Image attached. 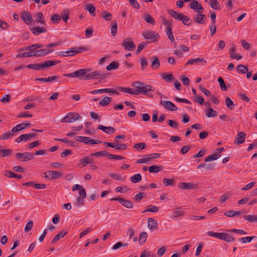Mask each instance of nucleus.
<instances>
[{
	"instance_id": "1",
	"label": "nucleus",
	"mask_w": 257,
	"mask_h": 257,
	"mask_svg": "<svg viewBox=\"0 0 257 257\" xmlns=\"http://www.w3.org/2000/svg\"><path fill=\"white\" fill-rule=\"evenodd\" d=\"M89 69H80L72 73L63 74V77H75L80 80H88V73L90 71Z\"/></svg>"
},
{
	"instance_id": "2",
	"label": "nucleus",
	"mask_w": 257,
	"mask_h": 257,
	"mask_svg": "<svg viewBox=\"0 0 257 257\" xmlns=\"http://www.w3.org/2000/svg\"><path fill=\"white\" fill-rule=\"evenodd\" d=\"M134 86L136 88V90L137 92V93H136V95L142 94L150 96L148 92L154 91V89H153L151 85H147L140 81L135 82L134 83Z\"/></svg>"
},
{
	"instance_id": "3",
	"label": "nucleus",
	"mask_w": 257,
	"mask_h": 257,
	"mask_svg": "<svg viewBox=\"0 0 257 257\" xmlns=\"http://www.w3.org/2000/svg\"><path fill=\"white\" fill-rule=\"evenodd\" d=\"M16 158L21 162H27L34 159V155L30 152L18 153L15 154Z\"/></svg>"
},
{
	"instance_id": "4",
	"label": "nucleus",
	"mask_w": 257,
	"mask_h": 257,
	"mask_svg": "<svg viewBox=\"0 0 257 257\" xmlns=\"http://www.w3.org/2000/svg\"><path fill=\"white\" fill-rule=\"evenodd\" d=\"M108 76L107 73H105L100 70H96L88 73V80L97 79L99 78L102 80L106 78Z\"/></svg>"
},
{
	"instance_id": "5",
	"label": "nucleus",
	"mask_w": 257,
	"mask_h": 257,
	"mask_svg": "<svg viewBox=\"0 0 257 257\" xmlns=\"http://www.w3.org/2000/svg\"><path fill=\"white\" fill-rule=\"evenodd\" d=\"M53 52V49H36L33 51V57H44Z\"/></svg>"
},
{
	"instance_id": "6",
	"label": "nucleus",
	"mask_w": 257,
	"mask_h": 257,
	"mask_svg": "<svg viewBox=\"0 0 257 257\" xmlns=\"http://www.w3.org/2000/svg\"><path fill=\"white\" fill-rule=\"evenodd\" d=\"M143 36L145 39L151 40V42L157 41L160 38L158 33L155 31H145L143 33Z\"/></svg>"
},
{
	"instance_id": "7",
	"label": "nucleus",
	"mask_w": 257,
	"mask_h": 257,
	"mask_svg": "<svg viewBox=\"0 0 257 257\" xmlns=\"http://www.w3.org/2000/svg\"><path fill=\"white\" fill-rule=\"evenodd\" d=\"M121 45L127 51H132L136 48V46L131 38L124 39Z\"/></svg>"
},
{
	"instance_id": "8",
	"label": "nucleus",
	"mask_w": 257,
	"mask_h": 257,
	"mask_svg": "<svg viewBox=\"0 0 257 257\" xmlns=\"http://www.w3.org/2000/svg\"><path fill=\"white\" fill-rule=\"evenodd\" d=\"M178 187L183 190H196L199 188L198 185L192 182H181L180 183Z\"/></svg>"
},
{
	"instance_id": "9",
	"label": "nucleus",
	"mask_w": 257,
	"mask_h": 257,
	"mask_svg": "<svg viewBox=\"0 0 257 257\" xmlns=\"http://www.w3.org/2000/svg\"><path fill=\"white\" fill-rule=\"evenodd\" d=\"M80 118V116L78 113L70 112L68 113L63 117L61 121L62 122H72Z\"/></svg>"
},
{
	"instance_id": "10",
	"label": "nucleus",
	"mask_w": 257,
	"mask_h": 257,
	"mask_svg": "<svg viewBox=\"0 0 257 257\" xmlns=\"http://www.w3.org/2000/svg\"><path fill=\"white\" fill-rule=\"evenodd\" d=\"M45 177L50 180L57 179L62 176V173L56 171H48L44 173Z\"/></svg>"
},
{
	"instance_id": "11",
	"label": "nucleus",
	"mask_w": 257,
	"mask_h": 257,
	"mask_svg": "<svg viewBox=\"0 0 257 257\" xmlns=\"http://www.w3.org/2000/svg\"><path fill=\"white\" fill-rule=\"evenodd\" d=\"M110 201H117L124 207L131 209L133 207V202L128 200H125L120 197H115L110 199Z\"/></svg>"
},
{
	"instance_id": "12",
	"label": "nucleus",
	"mask_w": 257,
	"mask_h": 257,
	"mask_svg": "<svg viewBox=\"0 0 257 257\" xmlns=\"http://www.w3.org/2000/svg\"><path fill=\"white\" fill-rule=\"evenodd\" d=\"M246 134L245 132H238L236 137L235 138L234 143L235 145H241L245 141Z\"/></svg>"
},
{
	"instance_id": "13",
	"label": "nucleus",
	"mask_w": 257,
	"mask_h": 257,
	"mask_svg": "<svg viewBox=\"0 0 257 257\" xmlns=\"http://www.w3.org/2000/svg\"><path fill=\"white\" fill-rule=\"evenodd\" d=\"M160 103L167 110L171 111L177 110V107L171 101L167 100L161 101Z\"/></svg>"
},
{
	"instance_id": "14",
	"label": "nucleus",
	"mask_w": 257,
	"mask_h": 257,
	"mask_svg": "<svg viewBox=\"0 0 257 257\" xmlns=\"http://www.w3.org/2000/svg\"><path fill=\"white\" fill-rule=\"evenodd\" d=\"M21 18L27 25L30 24L33 21L31 15L29 12L26 11L22 13Z\"/></svg>"
},
{
	"instance_id": "15",
	"label": "nucleus",
	"mask_w": 257,
	"mask_h": 257,
	"mask_svg": "<svg viewBox=\"0 0 257 257\" xmlns=\"http://www.w3.org/2000/svg\"><path fill=\"white\" fill-rule=\"evenodd\" d=\"M193 20L196 23L204 24L207 20V17L204 14H196L194 16Z\"/></svg>"
},
{
	"instance_id": "16",
	"label": "nucleus",
	"mask_w": 257,
	"mask_h": 257,
	"mask_svg": "<svg viewBox=\"0 0 257 257\" xmlns=\"http://www.w3.org/2000/svg\"><path fill=\"white\" fill-rule=\"evenodd\" d=\"M148 227L151 231L155 230L158 228V223L154 218H149L148 219Z\"/></svg>"
},
{
	"instance_id": "17",
	"label": "nucleus",
	"mask_w": 257,
	"mask_h": 257,
	"mask_svg": "<svg viewBox=\"0 0 257 257\" xmlns=\"http://www.w3.org/2000/svg\"><path fill=\"white\" fill-rule=\"evenodd\" d=\"M30 30L32 32V33L35 35L38 36L40 33H45L47 32V29L44 27H35L30 28Z\"/></svg>"
},
{
	"instance_id": "18",
	"label": "nucleus",
	"mask_w": 257,
	"mask_h": 257,
	"mask_svg": "<svg viewBox=\"0 0 257 257\" xmlns=\"http://www.w3.org/2000/svg\"><path fill=\"white\" fill-rule=\"evenodd\" d=\"M97 129L100 130L107 134H113L115 132V129L113 127L104 126L101 124L98 126Z\"/></svg>"
},
{
	"instance_id": "19",
	"label": "nucleus",
	"mask_w": 257,
	"mask_h": 257,
	"mask_svg": "<svg viewBox=\"0 0 257 257\" xmlns=\"http://www.w3.org/2000/svg\"><path fill=\"white\" fill-rule=\"evenodd\" d=\"M26 67L33 69L35 70H41L42 69L44 68V64L43 63H34V64H30L26 66Z\"/></svg>"
},
{
	"instance_id": "20",
	"label": "nucleus",
	"mask_w": 257,
	"mask_h": 257,
	"mask_svg": "<svg viewBox=\"0 0 257 257\" xmlns=\"http://www.w3.org/2000/svg\"><path fill=\"white\" fill-rule=\"evenodd\" d=\"M117 89L121 92L127 93L135 95H136V93H137L135 89H132L131 88L124 87L121 86L118 87Z\"/></svg>"
},
{
	"instance_id": "21",
	"label": "nucleus",
	"mask_w": 257,
	"mask_h": 257,
	"mask_svg": "<svg viewBox=\"0 0 257 257\" xmlns=\"http://www.w3.org/2000/svg\"><path fill=\"white\" fill-rule=\"evenodd\" d=\"M85 10L91 14L92 16L95 17L96 14L95 13V7L91 4H86L85 5Z\"/></svg>"
},
{
	"instance_id": "22",
	"label": "nucleus",
	"mask_w": 257,
	"mask_h": 257,
	"mask_svg": "<svg viewBox=\"0 0 257 257\" xmlns=\"http://www.w3.org/2000/svg\"><path fill=\"white\" fill-rule=\"evenodd\" d=\"M67 233V231L62 230L56 234L51 241V243H54L60 239L63 238Z\"/></svg>"
},
{
	"instance_id": "23",
	"label": "nucleus",
	"mask_w": 257,
	"mask_h": 257,
	"mask_svg": "<svg viewBox=\"0 0 257 257\" xmlns=\"http://www.w3.org/2000/svg\"><path fill=\"white\" fill-rule=\"evenodd\" d=\"M43 47H44L43 45L35 44V45H31L30 46H27V47H24V48H22L21 49H20V51L29 50L30 51H34L37 49L42 48Z\"/></svg>"
},
{
	"instance_id": "24",
	"label": "nucleus",
	"mask_w": 257,
	"mask_h": 257,
	"mask_svg": "<svg viewBox=\"0 0 257 257\" xmlns=\"http://www.w3.org/2000/svg\"><path fill=\"white\" fill-rule=\"evenodd\" d=\"M166 33L171 43L175 42V39L172 32V27H167L165 30Z\"/></svg>"
},
{
	"instance_id": "25",
	"label": "nucleus",
	"mask_w": 257,
	"mask_h": 257,
	"mask_svg": "<svg viewBox=\"0 0 257 257\" xmlns=\"http://www.w3.org/2000/svg\"><path fill=\"white\" fill-rule=\"evenodd\" d=\"M5 176L9 178H15L19 180L22 178L21 175H18L12 171L7 170L5 172Z\"/></svg>"
},
{
	"instance_id": "26",
	"label": "nucleus",
	"mask_w": 257,
	"mask_h": 257,
	"mask_svg": "<svg viewBox=\"0 0 257 257\" xmlns=\"http://www.w3.org/2000/svg\"><path fill=\"white\" fill-rule=\"evenodd\" d=\"M203 62H204L205 63H206V60H205L204 59V58H195V59H189L187 61V62L186 64V65H193L194 64H198L199 63H202Z\"/></svg>"
},
{
	"instance_id": "27",
	"label": "nucleus",
	"mask_w": 257,
	"mask_h": 257,
	"mask_svg": "<svg viewBox=\"0 0 257 257\" xmlns=\"http://www.w3.org/2000/svg\"><path fill=\"white\" fill-rule=\"evenodd\" d=\"M221 240H224L227 242H232L234 241L235 238L231 234L226 232H223Z\"/></svg>"
},
{
	"instance_id": "28",
	"label": "nucleus",
	"mask_w": 257,
	"mask_h": 257,
	"mask_svg": "<svg viewBox=\"0 0 257 257\" xmlns=\"http://www.w3.org/2000/svg\"><path fill=\"white\" fill-rule=\"evenodd\" d=\"M147 237L148 234L146 232L143 231L140 233L139 240L140 245H142L145 244L146 241Z\"/></svg>"
},
{
	"instance_id": "29",
	"label": "nucleus",
	"mask_w": 257,
	"mask_h": 257,
	"mask_svg": "<svg viewBox=\"0 0 257 257\" xmlns=\"http://www.w3.org/2000/svg\"><path fill=\"white\" fill-rule=\"evenodd\" d=\"M167 12L169 14L172 15L173 17V18H175V19L178 20L181 19V17L183 14L175 12L171 9L168 10Z\"/></svg>"
},
{
	"instance_id": "30",
	"label": "nucleus",
	"mask_w": 257,
	"mask_h": 257,
	"mask_svg": "<svg viewBox=\"0 0 257 257\" xmlns=\"http://www.w3.org/2000/svg\"><path fill=\"white\" fill-rule=\"evenodd\" d=\"M163 167L161 166L152 165L148 168L150 173H158L162 171Z\"/></svg>"
},
{
	"instance_id": "31",
	"label": "nucleus",
	"mask_w": 257,
	"mask_h": 257,
	"mask_svg": "<svg viewBox=\"0 0 257 257\" xmlns=\"http://www.w3.org/2000/svg\"><path fill=\"white\" fill-rule=\"evenodd\" d=\"M100 17L105 19L106 21H110L111 20V14L106 11H103L100 14Z\"/></svg>"
},
{
	"instance_id": "32",
	"label": "nucleus",
	"mask_w": 257,
	"mask_h": 257,
	"mask_svg": "<svg viewBox=\"0 0 257 257\" xmlns=\"http://www.w3.org/2000/svg\"><path fill=\"white\" fill-rule=\"evenodd\" d=\"M144 20L152 25H154L155 24V19L149 14H144Z\"/></svg>"
},
{
	"instance_id": "33",
	"label": "nucleus",
	"mask_w": 257,
	"mask_h": 257,
	"mask_svg": "<svg viewBox=\"0 0 257 257\" xmlns=\"http://www.w3.org/2000/svg\"><path fill=\"white\" fill-rule=\"evenodd\" d=\"M142 180V176L140 174H136L130 178V181L133 183H137Z\"/></svg>"
},
{
	"instance_id": "34",
	"label": "nucleus",
	"mask_w": 257,
	"mask_h": 257,
	"mask_svg": "<svg viewBox=\"0 0 257 257\" xmlns=\"http://www.w3.org/2000/svg\"><path fill=\"white\" fill-rule=\"evenodd\" d=\"M117 30V23L116 21H113L111 22V34L112 36L114 37L116 35Z\"/></svg>"
},
{
	"instance_id": "35",
	"label": "nucleus",
	"mask_w": 257,
	"mask_h": 257,
	"mask_svg": "<svg viewBox=\"0 0 257 257\" xmlns=\"http://www.w3.org/2000/svg\"><path fill=\"white\" fill-rule=\"evenodd\" d=\"M111 100L112 98L108 96H105L100 101L99 104L102 106H105L108 105L111 102Z\"/></svg>"
},
{
	"instance_id": "36",
	"label": "nucleus",
	"mask_w": 257,
	"mask_h": 257,
	"mask_svg": "<svg viewBox=\"0 0 257 257\" xmlns=\"http://www.w3.org/2000/svg\"><path fill=\"white\" fill-rule=\"evenodd\" d=\"M36 22L37 23H40L41 24H43L44 25H46L45 18L42 12H39L37 14V19L36 20Z\"/></svg>"
},
{
	"instance_id": "37",
	"label": "nucleus",
	"mask_w": 257,
	"mask_h": 257,
	"mask_svg": "<svg viewBox=\"0 0 257 257\" xmlns=\"http://www.w3.org/2000/svg\"><path fill=\"white\" fill-rule=\"evenodd\" d=\"M220 156V154H218V153H214V154L209 155V156L207 157L204 161L206 162L214 161L218 159Z\"/></svg>"
},
{
	"instance_id": "38",
	"label": "nucleus",
	"mask_w": 257,
	"mask_h": 257,
	"mask_svg": "<svg viewBox=\"0 0 257 257\" xmlns=\"http://www.w3.org/2000/svg\"><path fill=\"white\" fill-rule=\"evenodd\" d=\"M207 234L210 236L219 239L221 240V239L222 238L223 232L222 233L214 232L213 231H209L207 232Z\"/></svg>"
},
{
	"instance_id": "39",
	"label": "nucleus",
	"mask_w": 257,
	"mask_h": 257,
	"mask_svg": "<svg viewBox=\"0 0 257 257\" xmlns=\"http://www.w3.org/2000/svg\"><path fill=\"white\" fill-rule=\"evenodd\" d=\"M85 139H86L84 141V143L86 144L92 145V144H98L101 143V141L93 140L89 137H86Z\"/></svg>"
},
{
	"instance_id": "40",
	"label": "nucleus",
	"mask_w": 257,
	"mask_h": 257,
	"mask_svg": "<svg viewBox=\"0 0 257 257\" xmlns=\"http://www.w3.org/2000/svg\"><path fill=\"white\" fill-rule=\"evenodd\" d=\"M206 115L208 117H215L217 115V112L212 108L210 107L207 109Z\"/></svg>"
},
{
	"instance_id": "41",
	"label": "nucleus",
	"mask_w": 257,
	"mask_h": 257,
	"mask_svg": "<svg viewBox=\"0 0 257 257\" xmlns=\"http://www.w3.org/2000/svg\"><path fill=\"white\" fill-rule=\"evenodd\" d=\"M256 238L255 236L243 237L239 238L238 241L242 243H246V242H250L253 239Z\"/></svg>"
},
{
	"instance_id": "42",
	"label": "nucleus",
	"mask_w": 257,
	"mask_h": 257,
	"mask_svg": "<svg viewBox=\"0 0 257 257\" xmlns=\"http://www.w3.org/2000/svg\"><path fill=\"white\" fill-rule=\"evenodd\" d=\"M119 67V63L118 62L113 61L110 63L106 68L107 71H110L113 69H116Z\"/></svg>"
},
{
	"instance_id": "43",
	"label": "nucleus",
	"mask_w": 257,
	"mask_h": 257,
	"mask_svg": "<svg viewBox=\"0 0 257 257\" xmlns=\"http://www.w3.org/2000/svg\"><path fill=\"white\" fill-rule=\"evenodd\" d=\"M209 4L211 8L214 10L220 9V4L217 0H209Z\"/></svg>"
},
{
	"instance_id": "44",
	"label": "nucleus",
	"mask_w": 257,
	"mask_h": 257,
	"mask_svg": "<svg viewBox=\"0 0 257 257\" xmlns=\"http://www.w3.org/2000/svg\"><path fill=\"white\" fill-rule=\"evenodd\" d=\"M12 154V150L10 149L0 150V156L5 157L10 156Z\"/></svg>"
},
{
	"instance_id": "45",
	"label": "nucleus",
	"mask_w": 257,
	"mask_h": 257,
	"mask_svg": "<svg viewBox=\"0 0 257 257\" xmlns=\"http://www.w3.org/2000/svg\"><path fill=\"white\" fill-rule=\"evenodd\" d=\"M60 63L59 61L48 60L43 63L44 68L50 67Z\"/></svg>"
},
{
	"instance_id": "46",
	"label": "nucleus",
	"mask_w": 257,
	"mask_h": 257,
	"mask_svg": "<svg viewBox=\"0 0 257 257\" xmlns=\"http://www.w3.org/2000/svg\"><path fill=\"white\" fill-rule=\"evenodd\" d=\"M243 218L248 222H257V216L254 215H244Z\"/></svg>"
},
{
	"instance_id": "47",
	"label": "nucleus",
	"mask_w": 257,
	"mask_h": 257,
	"mask_svg": "<svg viewBox=\"0 0 257 257\" xmlns=\"http://www.w3.org/2000/svg\"><path fill=\"white\" fill-rule=\"evenodd\" d=\"M161 77L162 79L167 82H171L175 79L174 76L172 74H166L163 73L162 74Z\"/></svg>"
},
{
	"instance_id": "48",
	"label": "nucleus",
	"mask_w": 257,
	"mask_h": 257,
	"mask_svg": "<svg viewBox=\"0 0 257 257\" xmlns=\"http://www.w3.org/2000/svg\"><path fill=\"white\" fill-rule=\"evenodd\" d=\"M160 19L162 21V24L166 26V27L169 26L172 27L173 22L172 21H167L166 18L163 16H161Z\"/></svg>"
},
{
	"instance_id": "49",
	"label": "nucleus",
	"mask_w": 257,
	"mask_h": 257,
	"mask_svg": "<svg viewBox=\"0 0 257 257\" xmlns=\"http://www.w3.org/2000/svg\"><path fill=\"white\" fill-rule=\"evenodd\" d=\"M180 20L182 21V23L184 25L190 26L191 25V23H190V18L188 16L183 14L181 17V19Z\"/></svg>"
},
{
	"instance_id": "50",
	"label": "nucleus",
	"mask_w": 257,
	"mask_h": 257,
	"mask_svg": "<svg viewBox=\"0 0 257 257\" xmlns=\"http://www.w3.org/2000/svg\"><path fill=\"white\" fill-rule=\"evenodd\" d=\"M15 136V134H13L11 132L4 133L0 136V139L2 140H8Z\"/></svg>"
},
{
	"instance_id": "51",
	"label": "nucleus",
	"mask_w": 257,
	"mask_h": 257,
	"mask_svg": "<svg viewBox=\"0 0 257 257\" xmlns=\"http://www.w3.org/2000/svg\"><path fill=\"white\" fill-rule=\"evenodd\" d=\"M159 211V207L153 206L152 205H150L147 206V210H145L142 212V213H144L146 212H157Z\"/></svg>"
},
{
	"instance_id": "52",
	"label": "nucleus",
	"mask_w": 257,
	"mask_h": 257,
	"mask_svg": "<svg viewBox=\"0 0 257 257\" xmlns=\"http://www.w3.org/2000/svg\"><path fill=\"white\" fill-rule=\"evenodd\" d=\"M30 57H33V51L28 52H24V53H19L16 56L17 58Z\"/></svg>"
},
{
	"instance_id": "53",
	"label": "nucleus",
	"mask_w": 257,
	"mask_h": 257,
	"mask_svg": "<svg viewBox=\"0 0 257 257\" xmlns=\"http://www.w3.org/2000/svg\"><path fill=\"white\" fill-rule=\"evenodd\" d=\"M237 71L240 73L244 74L248 70V68L242 64H239L236 67Z\"/></svg>"
},
{
	"instance_id": "54",
	"label": "nucleus",
	"mask_w": 257,
	"mask_h": 257,
	"mask_svg": "<svg viewBox=\"0 0 257 257\" xmlns=\"http://www.w3.org/2000/svg\"><path fill=\"white\" fill-rule=\"evenodd\" d=\"M160 61L158 57L155 56L154 60L152 63L151 67L153 69H156L158 68L160 66Z\"/></svg>"
},
{
	"instance_id": "55",
	"label": "nucleus",
	"mask_w": 257,
	"mask_h": 257,
	"mask_svg": "<svg viewBox=\"0 0 257 257\" xmlns=\"http://www.w3.org/2000/svg\"><path fill=\"white\" fill-rule=\"evenodd\" d=\"M163 182L166 186H174L175 185V181L173 179L164 178L163 179Z\"/></svg>"
},
{
	"instance_id": "56",
	"label": "nucleus",
	"mask_w": 257,
	"mask_h": 257,
	"mask_svg": "<svg viewBox=\"0 0 257 257\" xmlns=\"http://www.w3.org/2000/svg\"><path fill=\"white\" fill-rule=\"evenodd\" d=\"M217 81L219 83L220 89L222 91H226L227 90V88L225 85V82H224L223 79L221 77H219L218 78Z\"/></svg>"
},
{
	"instance_id": "57",
	"label": "nucleus",
	"mask_w": 257,
	"mask_h": 257,
	"mask_svg": "<svg viewBox=\"0 0 257 257\" xmlns=\"http://www.w3.org/2000/svg\"><path fill=\"white\" fill-rule=\"evenodd\" d=\"M226 105L227 107L230 109L232 110L234 108V104L233 101L229 97H227L225 100Z\"/></svg>"
},
{
	"instance_id": "58",
	"label": "nucleus",
	"mask_w": 257,
	"mask_h": 257,
	"mask_svg": "<svg viewBox=\"0 0 257 257\" xmlns=\"http://www.w3.org/2000/svg\"><path fill=\"white\" fill-rule=\"evenodd\" d=\"M147 145L145 143H140L135 144L134 148L138 151H141L145 149Z\"/></svg>"
},
{
	"instance_id": "59",
	"label": "nucleus",
	"mask_w": 257,
	"mask_h": 257,
	"mask_svg": "<svg viewBox=\"0 0 257 257\" xmlns=\"http://www.w3.org/2000/svg\"><path fill=\"white\" fill-rule=\"evenodd\" d=\"M130 190V189L127 186H124L123 187L119 186V187H116L115 189V191L116 192H119V193H121L127 192V191H129Z\"/></svg>"
},
{
	"instance_id": "60",
	"label": "nucleus",
	"mask_w": 257,
	"mask_h": 257,
	"mask_svg": "<svg viewBox=\"0 0 257 257\" xmlns=\"http://www.w3.org/2000/svg\"><path fill=\"white\" fill-rule=\"evenodd\" d=\"M108 154H107V153L106 151H100V152H97L92 153L91 154V156L99 157L108 156Z\"/></svg>"
},
{
	"instance_id": "61",
	"label": "nucleus",
	"mask_w": 257,
	"mask_h": 257,
	"mask_svg": "<svg viewBox=\"0 0 257 257\" xmlns=\"http://www.w3.org/2000/svg\"><path fill=\"white\" fill-rule=\"evenodd\" d=\"M108 91L109 88H103L92 90L90 92V93L92 94H95L97 93H108Z\"/></svg>"
},
{
	"instance_id": "62",
	"label": "nucleus",
	"mask_w": 257,
	"mask_h": 257,
	"mask_svg": "<svg viewBox=\"0 0 257 257\" xmlns=\"http://www.w3.org/2000/svg\"><path fill=\"white\" fill-rule=\"evenodd\" d=\"M33 225V222L32 220H30L27 223L26 226L25 227L24 230L25 232H28L30 231Z\"/></svg>"
},
{
	"instance_id": "63",
	"label": "nucleus",
	"mask_w": 257,
	"mask_h": 257,
	"mask_svg": "<svg viewBox=\"0 0 257 257\" xmlns=\"http://www.w3.org/2000/svg\"><path fill=\"white\" fill-rule=\"evenodd\" d=\"M61 16L58 14L53 15L51 18V21L53 24L57 23L61 20Z\"/></svg>"
},
{
	"instance_id": "64",
	"label": "nucleus",
	"mask_w": 257,
	"mask_h": 257,
	"mask_svg": "<svg viewBox=\"0 0 257 257\" xmlns=\"http://www.w3.org/2000/svg\"><path fill=\"white\" fill-rule=\"evenodd\" d=\"M230 197V194L228 193H225L222 195L219 199V202L221 203H223L225 202Z\"/></svg>"
}]
</instances>
